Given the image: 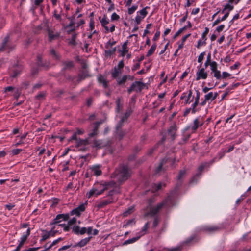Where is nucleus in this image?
<instances>
[{"mask_svg": "<svg viewBox=\"0 0 251 251\" xmlns=\"http://www.w3.org/2000/svg\"><path fill=\"white\" fill-rule=\"evenodd\" d=\"M116 187L117 184L113 181H111L104 184H97L89 192L87 195L88 198H90L94 195L98 196L102 194L105 190L113 188V190L110 191L109 193V195H112L114 189Z\"/></svg>", "mask_w": 251, "mask_h": 251, "instance_id": "nucleus-1", "label": "nucleus"}, {"mask_svg": "<svg viewBox=\"0 0 251 251\" xmlns=\"http://www.w3.org/2000/svg\"><path fill=\"white\" fill-rule=\"evenodd\" d=\"M130 176V173L126 166H122L117 170L112 176L116 177L119 183L121 184L123 181H126Z\"/></svg>", "mask_w": 251, "mask_h": 251, "instance_id": "nucleus-2", "label": "nucleus"}, {"mask_svg": "<svg viewBox=\"0 0 251 251\" xmlns=\"http://www.w3.org/2000/svg\"><path fill=\"white\" fill-rule=\"evenodd\" d=\"M111 144V141L109 139H94L93 142L92 147L97 149H100L105 147L109 146Z\"/></svg>", "mask_w": 251, "mask_h": 251, "instance_id": "nucleus-3", "label": "nucleus"}, {"mask_svg": "<svg viewBox=\"0 0 251 251\" xmlns=\"http://www.w3.org/2000/svg\"><path fill=\"white\" fill-rule=\"evenodd\" d=\"M204 57V52L201 53L198 59V62L200 63V64L198 68L199 70L197 72L196 74V80H199L200 79H204V68H201L202 61Z\"/></svg>", "mask_w": 251, "mask_h": 251, "instance_id": "nucleus-4", "label": "nucleus"}, {"mask_svg": "<svg viewBox=\"0 0 251 251\" xmlns=\"http://www.w3.org/2000/svg\"><path fill=\"white\" fill-rule=\"evenodd\" d=\"M145 86V84L140 81H136L132 83L131 87L127 89L129 93L135 91L136 92H141Z\"/></svg>", "mask_w": 251, "mask_h": 251, "instance_id": "nucleus-5", "label": "nucleus"}, {"mask_svg": "<svg viewBox=\"0 0 251 251\" xmlns=\"http://www.w3.org/2000/svg\"><path fill=\"white\" fill-rule=\"evenodd\" d=\"M208 66H210V69L212 73H214V76L217 79H220L221 77L220 71L217 70V64L215 61H212L208 64Z\"/></svg>", "mask_w": 251, "mask_h": 251, "instance_id": "nucleus-6", "label": "nucleus"}, {"mask_svg": "<svg viewBox=\"0 0 251 251\" xmlns=\"http://www.w3.org/2000/svg\"><path fill=\"white\" fill-rule=\"evenodd\" d=\"M204 169V166L203 165H201L198 168V172L197 174L194 176V177L190 180V183L192 184H195L197 182L198 180L200 179V177L201 176L202 171Z\"/></svg>", "mask_w": 251, "mask_h": 251, "instance_id": "nucleus-7", "label": "nucleus"}, {"mask_svg": "<svg viewBox=\"0 0 251 251\" xmlns=\"http://www.w3.org/2000/svg\"><path fill=\"white\" fill-rule=\"evenodd\" d=\"M44 26L46 27L47 30L48 31L49 39L50 41H52V40L56 39L59 37V34L58 32H54L52 30L49 28L47 22L44 23Z\"/></svg>", "mask_w": 251, "mask_h": 251, "instance_id": "nucleus-8", "label": "nucleus"}, {"mask_svg": "<svg viewBox=\"0 0 251 251\" xmlns=\"http://www.w3.org/2000/svg\"><path fill=\"white\" fill-rule=\"evenodd\" d=\"M147 14L146 8L142 9L139 12L137 13V15L136 17L135 21L137 24L138 25L140 23L142 19H143Z\"/></svg>", "mask_w": 251, "mask_h": 251, "instance_id": "nucleus-9", "label": "nucleus"}, {"mask_svg": "<svg viewBox=\"0 0 251 251\" xmlns=\"http://www.w3.org/2000/svg\"><path fill=\"white\" fill-rule=\"evenodd\" d=\"M104 122V120H101L99 122H97L94 124V127L91 132L89 134V137H94L98 134V129L100 125Z\"/></svg>", "mask_w": 251, "mask_h": 251, "instance_id": "nucleus-10", "label": "nucleus"}, {"mask_svg": "<svg viewBox=\"0 0 251 251\" xmlns=\"http://www.w3.org/2000/svg\"><path fill=\"white\" fill-rule=\"evenodd\" d=\"M199 98H200V93L198 91H197V96L195 98V101L193 104V107L192 109L191 108L187 109L185 110V111L184 112V116L187 115L191 110L192 111L193 113H194L195 112V108L197 106V105L198 104V103L199 102Z\"/></svg>", "mask_w": 251, "mask_h": 251, "instance_id": "nucleus-11", "label": "nucleus"}, {"mask_svg": "<svg viewBox=\"0 0 251 251\" xmlns=\"http://www.w3.org/2000/svg\"><path fill=\"white\" fill-rule=\"evenodd\" d=\"M192 92L191 91H189L188 95L187 96L186 94L185 93H183V95L181 97V99L183 100L184 99L185 100L184 101V104H186L187 103H190L191 101H193V98L192 97Z\"/></svg>", "mask_w": 251, "mask_h": 251, "instance_id": "nucleus-12", "label": "nucleus"}, {"mask_svg": "<svg viewBox=\"0 0 251 251\" xmlns=\"http://www.w3.org/2000/svg\"><path fill=\"white\" fill-rule=\"evenodd\" d=\"M133 77L130 75H124L122 77L117 78V82L119 85L124 84L127 79L133 80Z\"/></svg>", "mask_w": 251, "mask_h": 251, "instance_id": "nucleus-13", "label": "nucleus"}, {"mask_svg": "<svg viewBox=\"0 0 251 251\" xmlns=\"http://www.w3.org/2000/svg\"><path fill=\"white\" fill-rule=\"evenodd\" d=\"M89 144V141L88 139H78V140H76V147H81L82 146H86Z\"/></svg>", "mask_w": 251, "mask_h": 251, "instance_id": "nucleus-14", "label": "nucleus"}, {"mask_svg": "<svg viewBox=\"0 0 251 251\" xmlns=\"http://www.w3.org/2000/svg\"><path fill=\"white\" fill-rule=\"evenodd\" d=\"M176 127L175 125L172 126L168 130V134L170 135L172 140H174L176 137Z\"/></svg>", "mask_w": 251, "mask_h": 251, "instance_id": "nucleus-15", "label": "nucleus"}, {"mask_svg": "<svg viewBox=\"0 0 251 251\" xmlns=\"http://www.w3.org/2000/svg\"><path fill=\"white\" fill-rule=\"evenodd\" d=\"M164 205V202L159 203L155 208H153L151 210L150 214L151 215H154L159 211V210L163 207Z\"/></svg>", "mask_w": 251, "mask_h": 251, "instance_id": "nucleus-16", "label": "nucleus"}, {"mask_svg": "<svg viewBox=\"0 0 251 251\" xmlns=\"http://www.w3.org/2000/svg\"><path fill=\"white\" fill-rule=\"evenodd\" d=\"M90 169L91 171V173L97 176H100L101 173L99 166H94L91 167Z\"/></svg>", "mask_w": 251, "mask_h": 251, "instance_id": "nucleus-17", "label": "nucleus"}, {"mask_svg": "<svg viewBox=\"0 0 251 251\" xmlns=\"http://www.w3.org/2000/svg\"><path fill=\"white\" fill-rule=\"evenodd\" d=\"M68 218V217L65 216L63 214L58 215L53 220V224H57L60 223L62 220H66Z\"/></svg>", "mask_w": 251, "mask_h": 251, "instance_id": "nucleus-18", "label": "nucleus"}, {"mask_svg": "<svg viewBox=\"0 0 251 251\" xmlns=\"http://www.w3.org/2000/svg\"><path fill=\"white\" fill-rule=\"evenodd\" d=\"M56 233L55 231H50V232H46L43 235L42 237V241H45L48 239L50 236H53Z\"/></svg>", "mask_w": 251, "mask_h": 251, "instance_id": "nucleus-19", "label": "nucleus"}, {"mask_svg": "<svg viewBox=\"0 0 251 251\" xmlns=\"http://www.w3.org/2000/svg\"><path fill=\"white\" fill-rule=\"evenodd\" d=\"M216 96V93L214 94L212 92H209L208 94L205 95V101L213 100L215 99Z\"/></svg>", "mask_w": 251, "mask_h": 251, "instance_id": "nucleus-20", "label": "nucleus"}, {"mask_svg": "<svg viewBox=\"0 0 251 251\" xmlns=\"http://www.w3.org/2000/svg\"><path fill=\"white\" fill-rule=\"evenodd\" d=\"M122 73V70L121 69L114 68V70L112 72V76L114 78H117L118 76Z\"/></svg>", "mask_w": 251, "mask_h": 251, "instance_id": "nucleus-21", "label": "nucleus"}, {"mask_svg": "<svg viewBox=\"0 0 251 251\" xmlns=\"http://www.w3.org/2000/svg\"><path fill=\"white\" fill-rule=\"evenodd\" d=\"M199 126V121L198 119H195L194 121V125L192 127L190 126L187 127L185 129V131H187L189 130L190 128H191L192 130L195 131L197 129V128Z\"/></svg>", "mask_w": 251, "mask_h": 251, "instance_id": "nucleus-22", "label": "nucleus"}, {"mask_svg": "<svg viewBox=\"0 0 251 251\" xmlns=\"http://www.w3.org/2000/svg\"><path fill=\"white\" fill-rule=\"evenodd\" d=\"M98 80L100 83L103 85L104 88H106L108 86V81L101 75H100Z\"/></svg>", "mask_w": 251, "mask_h": 251, "instance_id": "nucleus-23", "label": "nucleus"}, {"mask_svg": "<svg viewBox=\"0 0 251 251\" xmlns=\"http://www.w3.org/2000/svg\"><path fill=\"white\" fill-rule=\"evenodd\" d=\"M71 20L70 24L66 26V28H70L68 32L73 31L75 30V23L74 22V17L69 18Z\"/></svg>", "mask_w": 251, "mask_h": 251, "instance_id": "nucleus-24", "label": "nucleus"}, {"mask_svg": "<svg viewBox=\"0 0 251 251\" xmlns=\"http://www.w3.org/2000/svg\"><path fill=\"white\" fill-rule=\"evenodd\" d=\"M140 238V236H137V237H134V238H133L132 239H128L127 240H126V241H125L123 243V245H127V244L133 243L135 242H136V241H137Z\"/></svg>", "mask_w": 251, "mask_h": 251, "instance_id": "nucleus-25", "label": "nucleus"}, {"mask_svg": "<svg viewBox=\"0 0 251 251\" xmlns=\"http://www.w3.org/2000/svg\"><path fill=\"white\" fill-rule=\"evenodd\" d=\"M50 55L55 59H59L60 58L58 53L53 49L50 50Z\"/></svg>", "mask_w": 251, "mask_h": 251, "instance_id": "nucleus-26", "label": "nucleus"}, {"mask_svg": "<svg viewBox=\"0 0 251 251\" xmlns=\"http://www.w3.org/2000/svg\"><path fill=\"white\" fill-rule=\"evenodd\" d=\"M63 68L65 70L69 69L71 68L73 66V63L72 61H65L63 62Z\"/></svg>", "mask_w": 251, "mask_h": 251, "instance_id": "nucleus-27", "label": "nucleus"}, {"mask_svg": "<svg viewBox=\"0 0 251 251\" xmlns=\"http://www.w3.org/2000/svg\"><path fill=\"white\" fill-rule=\"evenodd\" d=\"M91 237L86 238L81 240L78 244L77 246L79 247H83L90 240Z\"/></svg>", "mask_w": 251, "mask_h": 251, "instance_id": "nucleus-28", "label": "nucleus"}, {"mask_svg": "<svg viewBox=\"0 0 251 251\" xmlns=\"http://www.w3.org/2000/svg\"><path fill=\"white\" fill-rule=\"evenodd\" d=\"M116 51V48H109L108 49H106L105 51V53L106 56H110L113 54Z\"/></svg>", "mask_w": 251, "mask_h": 251, "instance_id": "nucleus-29", "label": "nucleus"}, {"mask_svg": "<svg viewBox=\"0 0 251 251\" xmlns=\"http://www.w3.org/2000/svg\"><path fill=\"white\" fill-rule=\"evenodd\" d=\"M30 232V228H28L26 234L25 235H24L22 236V237L21 238V241L20 243H22V244H24V242L26 240L27 237L29 235Z\"/></svg>", "mask_w": 251, "mask_h": 251, "instance_id": "nucleus-30", "label": "nucleus"}, {"mask_svg": "<svg viewBox=\"0 0 251 251\" xmlns=\"http://www.w3.org/2000/svg\"><path fill=\"white\" fill-rule=\"evenodd\" d=\"M131 113V110L130 109H129L127 110V111L125 113L124 116H123L122 118V122H124L130 116V114Z\"/></svg>", "mask_w": 251, "mask_h": 251, "instance_id": "nucleus-31", "label": "nucleus"}, {"mask_svg": "<svg viewBox=\"0 0 251 251\" xmlns=\"http://www.w3.org/2000/svg\"><path fill=\"white\" fill-rule=\"evenodd\" d=\"M127 45V42H125L124 43V44L122 46V49H123L122 53V56H125V54L128 52Z\"/></svg>", "mask_w": 251, "mask_h": 251, "instance_id": "nucleus-32", "label": "nucleus"}, {"mask_svg": "<svg viewBox=\"0 0 251 251\" xmlns=\"http://www.w3.org/2000/svg\"><path fill=\"white\" fill-rule=\"evenodd\" d=\"M125 134V132L122 130L121 129H116V134L120 139H122L124 136Z\"/></svg>", "mask_w": 251, "mask_h": 251, "instance_id": "nucleus-33", "label": "nucleus"}, {"mask_svg": "<svg viewBox=\"0 0 251 251\" xmlns=\"http://www.w3.org/2000/svg\"><path fill=\"white\" fill-rule=\"evenodd\" d=\"M156 47V44H153L151 46V49L149 50L147 53V56H149L151 55L155 51Z\"/></svg>", "mask_w": 251, "mask_h": 251, "instance_id": "nucleus-34", "label": "nucleus"}, {"mask_svg": "<svg viewBox=\"0 0 251 251\" xmlns=\"http://www.w3.org/2000/svg\"><path fill=\"white\" fill-rule=\"evenodd\" d=\"M218 229V228L215 226H206L205 227V231L213 232Z\"/></svg>", "mask_w": 251, "mask_h": 251, "instance_id": "nucleus-35", "label": "nucleus"}, {"mask_svg": "<svg viewBox=\"0 0 251 251\" xmlns=\"http://www.w3.org/2000/svg\"><path fill=\"white\" fill-rule=\"evenodd\" d=\"M8 37H6L4 39L2 44V45H1V47L0 48V51H2L3 50L4 48L5 47V46L6 45L7 43L8 42Z\"/></svg>", "mask_w": 251, "mask_h": 251, "instance_id": "nucleus-36", "label": "nucleus"}, {"mask_svg": "<svg viewBox=\"0 0 251 251\" xmlns=\"http://www.w3.org/2000/svg\"><path fill=\"white\" fill-rule=\"evenodd\" d=\"M166 162V160L163 159L162 160L159 166L156 168L155 170L156 173H158L161 170L162 166L163 164Z\"/></svg>", "mask_w": 251, "mask_h": 251, "instance_id": "nucleus-37", "label": "nucleus"}, {"mask_svg": "<svg viewBox=\"0 0 251 251\" xmlns=\"http://www.w3.org/2000/svg\"><path fill=\"white\" fill-rule=\"evenodd\" d=\"M233 9V6L230 4L229 3L226 4L224 7V9L222 11V13H224L226 9H228L229 11H231Z\"/></svg>", "mask_w": 251, "mask_h": 251, "instance_id": "nucleus-38", "label": "nucleus"}, {"mask_svg": "<svg viewBox=\"0 0 251 251\" xmlns=\"http://www.w3.org/2000/svg\"><path fill=\"white\" fill-rule=\"evenodd\" d=\"M186 27L185 26L181 29H180L174 35V38H176L180 34H181L185 30H186Z\"/></svg>", "mask_w": 251, "mask_h": 251, "instance_id": "nucleus-39", "label": "nucleus"}, {"mask_svg": "<svg viewBox=\"0 0 251 251\" xmlns=\"http://www.w3.org/2000/svg\"><path fill=\"white\" fill-rule=\"evenodd\" d=\"M162 186H165V184H162V183H159L157 184H154L153 188L155 191H158L160 190Z\"/></svg>", "mask_w": 251, "mask_h": 251, "instance_id": "nucleus-40", "label": "nucleus"}, {"mask_svg": "<svg viewBox=\"0 0 251 251\" xmlns=\"http://www.w3.org/2000/svg\"><path fill=\"white\" fill-rule=\"evenodd\" d=\"M148 227H149V223H147L145 226H144L143 229H142V230L141 231V234L140 235V237L143 235L145 234L146 231H147V229L148 228Z\"/></svg>", "mask_w": 251, "mask_h": 251, "instance_id": "nucleus-41", "label": "nucleus"}, {"mask_svg": "<svg viewBox=\"0 0 251 251\" xmlns=\"http://www.w3.org/2000/svg\"><path fill=\"white\" fill-rule=\"evenodd\" d=\"M111 201H104L102 202H101L100 203H99L98 205V207L99 208L102 207L106 205H107L108 203H110Z\"/></svg>", "mask_w": 251, "mask_h": 251, "instance_id": "nucleus-42", "label": "nucleus"}, {"mask_svg": "<svg viewBox=\"0 0 251 251\" xmlns=\"http://www.w3.org/2000/svg\"><path fill=\"white\" fill-rule=\"evenodd\" d=\"M137 9V6L134 5L128 8L129 14H132Z\"/></svg>", "mask_w": 251, "mask_h": 251, "instance_id": "nucleus-43", "label": "nucleus"}, {"mask_svg": "<svg viewBox=\"0 0 251 251\" xmlns=\"http://www.w3.org/2000/svg\"><path fill=\"white\" fill-rule=\"evenodd\" d=\"M210 58H211V54H210V53H209L207 56L206 61L205 62V67H206L208 66V64H209L210 63H211L212 62L210 60Z\"/></svg>", "mask_w": 251, "mask_h": 251, "instance_id": "nucleus-44", "label": "nucleus"}, {"mask_svg": "<svg viewBox=\"0 0 251 251\" xmlns=\"http://www.w3.org/2000/svg\"><path fill=\"white\" fill-rule=\"evenodd\" d=\"M133 209V207H131L130 208H129L128 210L125 211L123 213L124 216H127L128 214H130L132 212Z\"/></svg>", "mask_w": 251, "mask_h": 251, "instance_id": "nucleus-45", "label": "nucleus"}, {"mask_svg": "<svg viewBox=\"0 0 251 251\" xmlns=\"http://www.w3.org/2000/svg\"><path fill=\"white\" fill-rule=\"evenodd\" d=\"M21 94V91L19 89H17L16 91L15 92V93L14 94V98L16 100H18V99L19 97V96H20Z\"/></svg>", "mask_w": 251, "mask_h": 251, "instance_id": "nucleus-46", "label": "nucleus"}, {"mask_svg": "<svg viewBox=\"0 0 251 251\" xmlns=\"http://www.w3.org/2000/svg\"><path fill=\"white\" fill-rule=\"evenodd\" d=\"M115 44V42H111L109 41L107 43L105 48L106 49H108L109 48H111L112 46H113Z\"/></svg>", "mask_w": 251, "mask_h": 251, "instance_id": "nucleus-47", "label": "nucleus"}, {"mask_svg": "<svg viewBox=\"0 0 251 251\" xmlns=\"http://www.w3.org/2000/svg\"><path fill=\"white\" fill-rule=\"evenodd\" d=\"M14 90V87L9 86L4 88V92L6 93L7 92H12Z\"/></svg>", "mask_w": 251, "mask_h": 251, "instance_id": "nucleus-48", "label": "nucleus"}, {"mask_svg": "<svg viewBox=\"0 0 251 251\" xmlns=\"http://www.w3.org/2000/svg\"><path fill=\"white\" fill-rule=\"evenodd\" d=\"M22 151L21 149H14L11 151V152L13 155H17L19 154Z\"/></svg>", "mask_w": 251, "mask_h": 251, "instance_id": "nucleus-49", "label": "nucleus"}, {"mask_svg": "<svg viewBox=\"0 0 251 251\" xmlns=\"http://www.w3.org/2000/svg\"><path fill=\"white\" fill-rule=\"evenodd\" d=\"M45 96V93L44 92H42L39 94L37 95L36 97V99L38 100H41L43 99Z\"/></svg>", "mask_w": 251, "mask_h": 251, "instance_id": "nucleus-50", "label": "nucleus"}, {"mask_svg": "<svg viewBox=\"0 0 251 251\" xmlns=\"http://www.w3.org/2000/svg\"><path fill=\"white\" fill-rule=\"evenodd\" d=\"M76 222V219L73 218L68 222V225L71 226Z\"/></svg>", "mask_w": 251, "mask_h": 251, "instance_id": "nucleus-51", "label": "nucleus"}, {"mask_svg": "<svg viewBox=\"0 0 251 251\" xmlns=\"http://www.w3.org/2000/svg\"><path fill=\"white\" fill-rule=\"evenodd\" d=\"M165 250H166L167 251H180L181 249L180 247H176L173 249L167 248L165 249Z\"/></svg>", "mask_w": 251, "mask_h": 251, "instance_id": "nucleus-52", "label": "nucleus"}, {"mask_svg": "<svg viewBox=\"0 0 251 251\" xmlns=\"http://www.w3.org/2000/svg\"><path fill=\"white\" fill-rule=\"evenodd\" d=\"M119 19V16L116 13H113L111 16V19L112 20H117Z\"/></svg>", "mask_w": 251, "mask_h": 251, "instance_id": "nucleus-53", "label": "nucleus"}, {"mask_svg": "<svg viewBox=\"0 0 251 251\" xmlns=\"http://www.w3.org/2000/svg\"><path fill=\"white\" fill-rule=\"evenodd\" d=\"M54 16L55 17V18L59 20V21H61V16L60 14H57V12H56V11L55 10L54 11Z\"/></svg>", "mask_w": 251, "mask_h": 251, "instance_id": "nucleus-54", "label": "nucleus"}, {"mask_svg": "<svg viewBox=\"0 0 251 251\" xmlns=\"http://www.w3.org/2000/svg\"><path fill=\"white\" fill-rule=\"evenodd\" d=\"M123 123L124 122H122V119H121L120 121L118 123L117 125L116 126V129H121V127L123 126Z\"/></svg>", "mask_w": 251, "mask_h": 251, "instance_id": "nucleus-55", "label": "nucleus"}, {"mask_svg": "<svg viewBox=\"0 0 251 251\" xmlns=\"http://www.w3.org/2000/svg\"><path fill=\"white\" fill-rule=\"evenodd\" d=\"M116 103H117V111L118 112H119L122 107V105H120L119 100H118L116 101Z\"/></svg>", "mask_w": 251, "mask_h": 251, "instance_id": "nucleus-56", "label": "nucleus"}, {"mask_svg": "<svg viewBox=\"0 0 251 251\" xmlns=\"http://www.w3.org/2000/svg\"><path fill=\"white\" fill-rule=\"evenodd\" d=\"M124 67V63L122 61H121L119 62L118 65L115 68L118 69H121V70H122V69Z\"/></svg>", "mask_w": 251, "mask_h": 251, "instance_id": "nucleus-57", "label": "nucleus"}, {"mask_svg": "<svg viewBox=\"0 0 251 251\" xmlns=\"http://www.w3.org/2000/svg\"><path fill=\"white\" fill-rule=\"evenodd\" d=\"M100 22L101 23L102 25H106L109 22L107 21L105 18H103L101 20Z\"/></svg>", "mask_w": 251, "mask_h": 251, "instance_id": "nucleus-58", "label": "nucleus"}, {"mask_svg": "<svg viewBox=\"0 0 251 251\" xmlns=\"http://www.w3.org/2000/svg\"><path fill=\"white\" fill-rule=\"evenodd\" d=\"M224 27H225V25H222L217 27L216 30L218 32H220L224 29Z\"/></svg>", "mask_w": 251, "mask_h": 251, "instance_id": "nucleus-59", "label": "nucleus"}, {"mask_svg": "<svg viewBox=\"0 0 251 251\" xmlns=\"http://www.w3.org/2000/svg\"><path fill=\"white\" fill-rule=\"evenodd\" d=\"M230 76V74L226 72H223L222 74V77L224 78H226Z\"/></svg>", "mask_w": 251, "mask_h": 251, "instance_id": "nucleus-60", "label": "nucleus"}, {"mask_svg": "<svg viewBox=\"0 0 251 251\" xmlns=\"http://www.w3.org/2000/svg\"><path fill=\"white\" fill-rule=\"evenodd\" d=\"M240 65V63L238 62L236 63L233 66L230 67V69L232 70L237 69Z\"/></svg>", "mask_w": 251, "mask_h": 251, "instance_id": "nucleus-61", "label": "nucleus"}, {"mask_svg": "<svg viewBox=\"0 0 251 251\" xmlns=\"http://www.w3.org/2000/svg\"><path fill=\"white\" fill-rule=\"evenodd\" d=\"M75 38H76V35H75V34L73 35V36L72 37L71 41H70V44H71L72 45H75Z\"/></svg>", "mask_w": 251, "mask_h": 251, "instance_id": "nucleus-62", "label": "nucleus"}, {"mask_svg": "<svg viewBox=\"0 0 251 251\" xmlns=\"http://www.w3.org/2000/svg\"><path fill=\"white\" fill-rule=\"evenodd\" d=\"M80 227L78 226H75L73 228L74 231L77 234L80 233Z\"/></svg>", "mask_w": 251, "mask_h": 251, "instance_id": "nucleus-63", "label": "nucleus"}, {"mask_svg": "<svg viewBox=\"0 0 251 251\" xmlns=\"http://www.w3.org/2000/svg\"><path fill=\"white\" fill-rule=\"evenodd\" d=\"M72 213L73 214H76L77 215H79L80 214V211L79 210L78 211L77 208H75L72 211Z\"/></svg>", "mask_w": 251, "mask_h": 251, "instance_id": "nucleus-64", "label": "nucleus"}]
</instances>
